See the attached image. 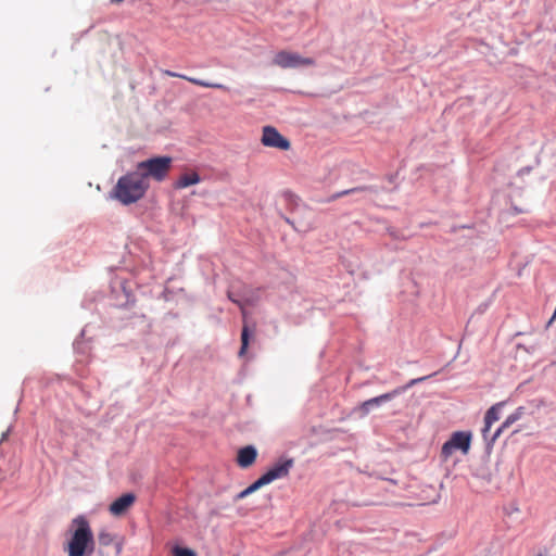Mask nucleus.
<instances>
[{
  "instance_id": "f257e3e1",
  "label": "nucleus",
  "mask_w": 556,
  "mask_h": 556,
  "mask_svg": "<svg viewBox=\"0 0 556 556\" xmlns=\"http://www.w3.org/2000/svg\"><path fill=\"white\" fill-rule=\"evenodd\" d=\"M70 539L65 545L67 556H91L96 542L88 519L79 515L75 517L68 529Z\"/></svg>"
},
{
  "instance_id": "f03ea898",
  "label": "nucleus",
  "mask_w": 556,
  "mask_h": 556,
  "mask_svg": "<svg viewBox=\"0 0 556 556\" xmlns=\"http://www.w3.org/2000/svg\"><path fill=\"white\" fill-rule=\"evenodd\" d=\"M149 188V182L136 169L122 176L115 188L114 195L123 204H131L139 201Z\"/></svg>"
},
{
  "instance_id": "7ed1b4c3",
  "label": "nucleus",
  "mask_w": 556,
  "mask_h": 556,
  "mask_svg": "<svg viewBox=\"0 0 556 556\" xmlns=\"http://www.w3.org/2000/svg\"><path fill=\"white\" fill-rule=\"evenodd\" d=\"M172 163L170 156H156L138 163L137 169L147 181L149 178L163 181L172 168Z\"/></svg>"
},
{
  "instance_id": "20e7f679",
  "label": "nucleus",
  "mask_w": 556,
  "mask_h": 556,
  "mask_svg": "<svg viewBox=\"0 0 556 556\" xmlns=\"http://www.w3.org/2000/svg\"><path fill=\"white\" fill-rule=\"evenodd\" d=\"M471 433L467 431H456L451 438L443 444L441 450V456L443 459H447L452 454L459 450L463 454H467L470 450Z\"/></svg>"
},
{
  "instance_id": "39448f33",
  "label": "nucleus",
  "mask_w": 556,
  "mask_h": 556,
  "mask_svg": "<svg viewBox=\"0 0 556 556\" xmlns=\"http://www.w3.org/2000/svg\"><path fill=\"white\" fill-rule=\"evenodd\" d=\"M274 64L282 68H294L301 66L314 65L315 61L312 58H304L296 52L279 51L276 53Z\"/></svg>"
},
{
  "instance_id": "423d86ee",
  "label": "nucleus",
  "mask_w": 556,
  "mask_h": 556,
  "mask_svg": "<svg viewBox=\"0 0 556 556\" xmlns=\"http://www.w3.org/2000/svg\"><path fill=\"white\" fill-rule=\"evenodd\" d=\"M261 142L265 147L281 151H288L291 148L289 139L283 137L274 126L263 127Z\"/></svg>"
},
{
  "instance_id": "0eeeda50",
  "label": "nucleus",
  "mask_w": 556,
  "mask_h": 556,
  "mask_svg": "<svg viewBox=\"0 0 556 556\" xmlns=\"http://www.w3.org/2000/svg\"><path fill=\"white\" fill-rule=\"evenodd\" d=\"M294 462L292 458L280 459L276 464H274L264 475H262L258 479L263 483V485L269 484L277 479L286 478L290 469L293 467Z\"/></svg>"
},
{
  "instance_id": "6e6552de",
  "label": "nucleus",
  "mask_w": 556,
  "mask_h": 556,
  "mask_svg": "<svg viewBox=\"0 0 556 556\" xmlns=\"http://www.w3.org/2000/svg\"><path fill=\"white\" fill-rule=\"evenodd\" d=\"M425 379H426V377L413 379L409 381V383L406 387L399 388V389L393 390L392 392L384 393L379 396L369 399L361 404L359 410L362 412L363 415H367L372 406H377V405H380L381 403L392 400L393 397L401 394L406 389L413 387L414 384H416L420 381H424Z\"/></svg>"
},
{
  "instance_id": "1a4fd4ad",
  "label": "nucleus",
  "mask_w": 556,
  "mask_h": 556,
  "mask_svg": "<svg viewBox=\"0 0 556 556\" xmlns=\"http://www.w3.org/2000/svg\"><path fill=\"white\" fill-rule=\"evenodd\" d=\"M135 501L136 496L132 493H125L111 503L109 511L113 516H122L130 508Z\"/></svg>"
},
{
  "instance_id": "9d476101",
  "label": "nucleus",
  "mask_w": 556,
  "mask_h": 556,
  "mask_svg": "<svg viewBox=\"0 0 556 556\" xmlns=\"http://www.w3.org/2000/svg\"><path fill=\"white\" fill-rule=\"evenodd\" d=\"M257 457V450L253 445H247L238 451L237 464L241 468L251 467Z\"/></svg>"
},
{
  "instance_id": "9b49d317",
  "label": "nucleus",
  "mask_w": 556,
  "mask_h": 556,
  "mask_svg": "<svg viewBox=\"0 0 556 556\" xmlns=\"http://www.w3.org/2000/svg\"><path fill=\"white\" fill-rule=\"evenodd\" d=\"M505 402H498L492 405L485 413L484 416V427L482 429V434L486 438V433L490 431L492 425L500 419L501 410L504 407Z\"/></svg>"
},
{
  "instance_id": "f8f14e48",
  "label": "nucleus",
  "mask_w": 556,
  "mask_h": 556,
  "mask_svg": "<svg viewBox=\"0 0 556 556\" xmlns=\"http://www.w3.org/2000/svg\"><path fill=\"white\" fill-rule=\"evenodd\" d=\"M164 74L166 76H169V77H178V78L188 80L191 84L197 85V86H201V87H205V88L222 89V90H225V91L229 90V88L227 86L223 85V84L208 83V81L201 80V79H198V78H194V77H189V76H186V75H182V74H178V73H175V72H172V71H168V70L164 71Z\"/></svg>"
},
{
  "instance_id": "ddd939ff",
  "label": "nucleus",
  "mask_w": 556,
  "mask_h": 556,
  "mask_svg": "<svg viewBox=\"0 0 556 556\" xmlns=\"http://www.w3.org/2000/svg\"><path fill=\"white\" fill-rule=\"evenodd\" d=\"M523 414H525V408L523 407H518L514 413H511L505 419V421L501 425V427L494 432L493 437L491 438V442H495L496 439L501 435V433L506 428H508L509 426H511L513 424L518 421L523 416Z\"/></svg>"
},
{
  "instance_id": "4468645a",
  "label": "nucleus",
  "mask_w": 556,
  "mask_h": 556,
  "mask_svg": "<svg viewBox=\"0 0 556 556\" xmlns=\"http://www.w3.org/2000/svg\"><path fill=\"white\" fill-rule=\"evenodd\" d=\"M523 414H525V408L523 407H518L514 413H511L505 419V421L501 425V427L494 432L493 437L491 438V442H495L496 439L501 435V433L506 428H508L509 426H511L513 424L518 421L523 416Z\"/></svg>"
},
{
  "instance_id": "2eb2a0df",
  "label": "nucleus",
  "mask_w": 556,
  "mask_h": 556,
  "mask_svg": "<svg viewBox=\"0 0 556 556\" xmlns=\"http://www.w3.org/2000/svg\"><path fill=\"white\" fill-rule=\"evenodd\" d=\"M201 180L200 176L195 172L182 174L177 181L174 184L176 189H184L192 185L199 184Z\"/></svg>"
},
{
  "instance_id": "dca6fc26",
  "label": "nucleus",
  "mask_w": 556,
  "mask_h": 556,
  "mask_svg": "<svg viewBox=\"0 0 556 556\" xmlns=\"http://www.w3.org/2000/svg\"><path fill=\"white\" fill-rule=\"evenodd\" d=\"M249 341H250V330L247 324L243 325L242 331H241V346L239 350V357H243L247 354L248 348H249Z\"/></svg>"
},
{
  "instance_id": "f3484780",
  "label": "nucleus",
  "mask_w": 556,
  "mask_h": 556,
  "mask_svg": "<svg viewBox=\"0 0 556 556\" xmlns=\"http://www.w3.org/2000/svg\"><path fill=\"white\" fill-rule=\"evenodd\" d=\"M115 535L105 529H102L98 533V542L101 546H110L114 543Z\"/></svg>"
},
{
  "instance_id": "a211bd4d",
  "label": "nucleus",
  "mask_w": 556,
  "mask_h": 556,
  "mask_svg": "<svg viewBox=\"0 0 556 556\" xmlns=\"http://www.w3.org/2000/svg\"><path fill=\"white\" fill-rule=\"evenodd\" d=\"M263 485V483L261 482L260 479H257L256 481H254L251 485H249L247 489H244L243 491H241L240 493H238L235 497L236 501H240L244 497H247L248 495L252 494L253 492L257 491L258 489H261Z\"/></svg>"
},
{
  "instance_id": "6ab92c4d",
  "label": "nucleus",
  "mask_w": 556,
  "mask_h": 556,
  "mask_svg": "<svg viewBox=\"0 0 556 556\" xmlns=\"http://www.w3.org/2000/svg\"><path fill=\"white\" fill-rule=\"evenodd\" d=\"M173 554L174 556H197V554L192 549L179 546H176L173 549Z\"/></svg>"
},
{
  "instance_id": "aec40b11",
  "label": "nucleus",
  "mask_w": 556,
  "mask_h": 556,
  "mask_svg": "<svg viewBox=\"0 0 556 556\" xmlns=\"http://www.w3.org/2000/svg\"><path fill=\"white\" fill-rule=\"evenodd\" d=\"M228 298H229V300H230V301H232L233 303H236V304H238V305L240 306V308H241V311H242V314H243V316H244V315H245V312H244V309H243L242 303H241L240 301L236 300V299H235V296H231V294H230V293L228 294Z\"/></svg>"
},
{
  "instance_id": "412c9836",
  "label": "nucleus",
  "mask_w": 556,
  "mask_h": 556,
  "mask_svg": "<svg viewBox=\"0 0 556 556\" xmlns=\"http://www.w3.org/2000/svg\"><path fill=\"white\" fill-rule=\"evenodd\" d=\"M355 190H356V189L342 191V192L338 193V194L336 195V198H338V197H342V195H345V194H349V193H351V192H354Z\"/></svg>"
},
{
  "instance_id": "4be33fe9",
  "label": "nucleus",
  "mask_w": 556,
  "mask_h": 556,
  "mask_svg": "<svg viewBox=\"0 0 556 556\" xmlns=\"http://www.w3.org/2000/svg\"><path fill=\"white\" fill-rule=\"evenodd\" d=\"M515 211H516L517 213H525V212H526V210L517 208V207H515Z\"/></svg>"
},
{
  "instance_id": "5701e85b",
  "label": "nucleus",
  "mask_w": 556,
  "mask_h": 556,
  "mask_svg": "<svg viewBox=\"0 0 556 556\" xmlns=\"http://www.w3.org/2000/svg\"><path fill=\"white\" fill-rule=\"evenodd\" d=\"M535 556H547V555L544 553H538Z\"/></svg>"
}]
</instances>
